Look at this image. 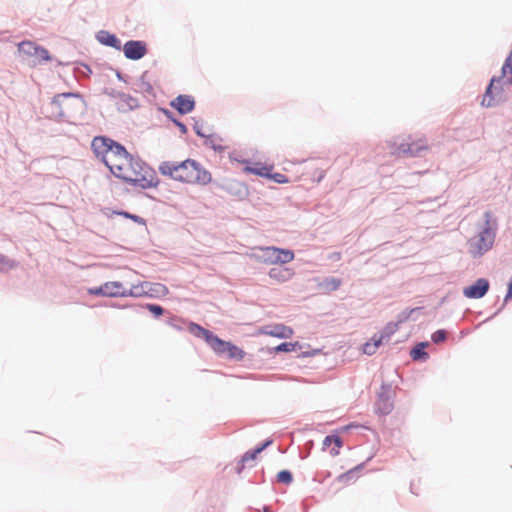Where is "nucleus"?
I'll use <instances>...</instances> for the list:
<instances>
[{"label":"nucleus","mask_w":512,"mask_h":512,"mask_svg":"<svg viewBox=\"0 0 512 512\" xmlns=\"http://www.w3.org/2000/svg\"><path fill=\"white\" fill-rule=\"evenodd\" d=\"M97 159L117 178L142 189L159 184L156 172L142 160L131 155L124 146L105 136H96L91 143Z\"/></svg>","instance_id":"nucleus-1"},{"label":"nucleus","mask_w":512,"mask_h":512,"mask_svg":"<svg viewBox=\"0 0 512 512\" xmlns=\"http://www.w3.org/2000/svg\"><path fill=\"white\" fill-rule=\"evenodd\" d=\"M158 170L163 176L182 183L207 185L212 181L211 173L193 159L182 162L163 161Z\"/></svg>","instance_id":"nucleus-2"},{"label":"nucleus","mask_w":512,"mask_h":512,"mask_svg":"<svg viewBox=\"0 0 512 512\" xmlns=\"http://www.w3.org/2000/svg\"><path fill=\"white\" fill-rule=\"evenodd\" d=\"M51 106L57 116L70 117L79 108L80 98L75 93L58 94L53 98Z\"/></svg>","instance_id":"nucleus-3"},{"label":"nucleus","mask_w":512,"mask_h":512,"mask_svg":"<svg viewBox=\"0 0 512 512\" xmlns=\"http://www.w3.org/2000/svg\"><path fill=\"white\" fill-rule=\"evenodd\" d=\"M495 233L490 227H485L478 235L468 241L469 253L474 257H479L490 250L493 246Z\"/></svg>","instance_id":"nucleus-4"},{"label":"nucleus","mask_w":512,"mask_h":512,"mask_svg":"<svg viewBox=\"0 0 512 512\" xmlns=\"http://www.w3.org/2000/svg\"><path fill=\"white\" fill-rule=\"evenodd\" d=\"M210 348L218 355H226L229 359L240 361L244 358L245 352L232 344L231 342L224 341L216 335H212L207 341Z\"/></svg>","instance_id":"nucleus-5"},{"label":"nucleus","mask_w":512,"mask_h":512,"mask_svg":"<svg viewBox=\"0 0 512 512\" xmlns=\"http://www.w3.org/2000/svg\"><path fill=\"white\" fill-rule=\"evenodd\" d=\"M18 51L25 58L30 59L34 65L49 61L51 59L48 50L38 46L32 41H23L18 44Z\"/></svg>","instance_id":"nucleus-6"},{"label":"nucleus","mask_w":512,"mask_h":512,"mask_svg":"<svg viewBox=\"0 0 512 512\" xmlns=\"http://www.w3.org/2000/svg\"><path fill=\"white\" fill-rule=\"evenodd\" d=\"M264 261L270 264H286L294 259L293 251L277 247L262 248Z\"/></svg>","instance_id":"nucleus-7"},{"label":"nucleus","mask_w":512,"mask_h":512,"mask_svg":"<svg viewBox=\"0 0 512 512\" xmlns=\"http://www.w3.org/2000/svg\"><path fill=\"white\" fill-rule=\"evenodd\" d=\"M395 392L389 385H383L376 401V411L381 415H388L393 410Z\"/></svg>","instance_id":"nucleus-8"},{"label":"nucleus","mask_w":512,"mask_h":512,"mask_svg":"<svg viewBox=\"0 0 512 512\" xmlns=\"http://www.w3.org/2000/svg\"><path fill=\"white\" fill-rule=\"evenodd\" d=\"M258 335H266L279 339H287L293 335V329L284 324H270L259 328Z\"/></svg>","instance_id":"nucleus-9"},{"label":"nucleus","mask_w":512,"mask_h":512,"mask_svg":"<svg viewBox=\"0 0 512 512\" xmlns=\"http://www.w3.org/2000/svg\"><path fill=\"white\" fill-rule=\"evenodd\" d=\"M231 160H235L239 163H242L245 165L243 171L248 174H254L260 177H267L269 175V172L273 171L274 166L272 164H266L261 162H254L251 163L248 160H238L236 158H233L232 155H230Z\"/></svg>","instance_id":"nucleus-10"},{"label":"nucleus","mask_w":512,"mask_h":512,"mask_svg":"<svg viewBox=\"0 0 512 512\" xmlns=\"http://www.w3.org/2000/svg\"><path fill=\"white\" fill-rule=\"evenodd\" d=\"M104 290L106 297H128L139 295L131 289H126L123 283L119 281H110L104 283Z\"/></svg>","instance_id":"nucleus-11"},{"label":"nucleus","mask_w":512,"mask_h":512,"mask_svg":"<svg viewBox=\"0 0 512 512\" xmlns=\"http://www.w3.org/2000/svg\"><path fill=\"white\" fill-rule=\"evenodd\" d=\"M124 55L131 60H139L147 52L146 44L142 41H128L123 47Z\"/></svg>","instance_id":"nucleus-12"},{"label":"nucleus","mask_w":512,"mask_h":512,"mask_svg":"<svg viewBox=\"0 0 512 512\" xmlns=\"http://www.w3.org/2000/svg\"><path fill=\"white\" fill-rule=\"evenodd\" d=\"M489 289V282L484 278L478 279L474 284L465 287L463 294L467 298L478 299L483 297Z\"/></svg>","instance_id":"nucleus-13"},{"label":"nucleus","mask_w":512,"mask_h":512,"mask_svg":"<svg viewBox=\"0 0 512 512\" xmlns=\"http://www.w3.org/2000/svg\"><path fill=\"white\" fill-rule=\"evenodd\" d=\"M170 105L180 114H188L193 111L195 107V101L192 96L179 95L171 101Z\"/></svg>","instance_id":"nucleus-14"},{"label":"nucleus","mask_w":512,"mask_h":512,"mask_svg":"<svg viewBox=\"0 0 512 512\" xmlns=\"http://www.w3.org/2000/svg\"><path fill=\"white\" fill-rule=\"evenodd\" d=\"M117 109L121 112H128L138 107V100L129 94L118 93L114 96Z\"/></svg>","instance_id":"nucleus-15"},{"label":"nucleus","mask_w":512,"mask_h":512,"mask_svg":"<svg viewBox=\"0 0 512 512\" xmlns=\"http://www.w3.org/2000/svg\"><path fill=\"white\" fill-rule=\"evenodd\" d=\"M294 275V271L287 267H275L270 269L269 277L278 282H285L291 279Z\"/></svg>","instance_id":"nucleus-16"},{"label":"nucleus","mask_w":512,"mask_h":512,"mask_svg":"<svg viewBox=\"0 0 512 512\" xmlns=\"http://www.w3.org/2000/svg\"><path fill=\"white\" fill-rule=\"evenodd\" d=\"M362 467H363V465H358V466L348 470L347 472L340 474L337 477V481L344 485H348V484L356 482V480L358 479L357 472L360 471L362 469Z\"/></svg>","instance_id":"nucleus-17"},{"label":"nucleus","mask_w":512,"mask_h":512,"mask_svg":"<svg viewBox=\"0 0 512 512\" xmlns=\"http://www.w3.org/2000/svg\"><path fill=\"white\" fill-rule=\"evenodd\" d=\"M331 444H334V447L330 450V454L332 456H337L340 453V448L343 445V442L339 436L336 435H329L326 436L323 440V446L329 447Z\"/></svg>","instance_id":"nucleus-18"},{"label":"nucleus","mask_w":512,"mask_h":512,"mask_svg":"<svg viewBox=\"0 0 512 512\" xmlns=\"http://www.w3.org/2000/svg\"><path fill=\"white\" fill-rule=\"evenodd\" d=\"M136 90L143 94H153V86L147 73H144L136 83Z\"/></svg>","instance_id":"nucleus-19"},{"label":"nucleus","mask_w":512,"mask_h":512,"mask_svg":"<svg viewBox=\"0 0 512 512\" xmlns=\"http://www.w3.org/2000/svg\"><path fill=\"white\" fill-rule=\"evenodd\" d=\"M188 330L195 335L196 337L203 338L206 342L210 339L213 333L202 326L196 323H190L188 326Z\"/></svg>","instance_id":"nucleus-20"},{"label":"nucleus","mask_w":512,"mask_h":512,"mask_svg":"<svg viewBox=\"0 0 512 512\" xmlns=\"http://www.w3.org/2000/svg\"><path fill=\"white\" fill-rule=\"evenodd\" d=\"M384 336H374L368 342L363 345V353L367 355H373L382 343Z\"/></svg>","instance_id":"nucleus-21"},{"label":"nucleus","mask_w":512,"mask_h":512,"mask_svg":"<svg viewBox=\"0 0 512 512\" xmlns=\"http://www.w3.org/2000/svg\"><path fill=\"white\" fill-rule=\"evenodd\" d=\"M272 441L268 440L266 441L262 446L252 450V451H247L243 456H242V459H241V462H242V467L244 466V463L245 462H248L250 460H255L256 457L258 456V454H260L268 445L271 444Z\"/></svg>","instance_id":"nucleus-22"},{"label":"nucleus","mask_w":512,"mask_h":512,"mask_svg":"<svg viewBox=\"0 0 512 512\" xmlns=\"http://www.w3.org/2000/svg\"><path fill=\"white\" fill-rule=\"evenodd\" d=\"M495 82H496L495 79H492L490 81V84L487 87L486 93L482 99L481 104L485 107H491L495 104V99H494L493 92H492Z\"/></svg>","instance_id":"nucleus-23"},{"label":"nucleus","mask_w":512,"mask_h":512,"mask_svg":"<svg viewBox=\"0 0 512 512\" xmlns=\"http://www.w3.org/2000/svg\"><path fill=\"white\" fill-rule=\"evenodd\" d=\"M428 346V343H419L411 350V357L413 360H418L421 358H426L428 355L425 352V348Z\"/></svg>","instance_id":"nucleus-24"},{"label":"nucleus","mask_w":512,"mask_h":512,"mask_svg":"<svg viewBox=\"0 0 512 512\" xmlns=\"http://www.w3.org/2000/svg\"><path fill=\"white\" fill-rule=\"evenodd\" d=\"M425 147L424 146H421V145H415V144H409V143H406V144H401L400 147H399V153H403V154H410V155H415L417 154L420 150L424 149Z\"/></svg>","instance_id":"nucleus-25"},{"label":"nucleus","mask_w":512,"mask_h":512,"mask_svg":"<svg viewBox=\"0 0 512 512\" xmlns=\"http://www.w3.org/2000/svg\"><path fill=\"white\" fill-rule=\"evenodd\" d=\"M16 262L4 255H0V271H8L16 267Z\"/></svg>","instance_id":"nucleus-26"},{"label":"nucleus","mask_w":512,"mask_h":512,"mask_svg":"<svg viewBox=\"0 0 512 512\" xmlns=\"http://www.w3.org/2000/svg\"><path fill=\"white\" fill-rule=\"evenodd\" d=\"M266 178L272 179L274 182L279 184H285L289 182V179L282 173L269 172V175Z\"/></svg>","instance_id":"nucleus-27"},{"label":"nucleus","mask_w":512,"mask_h":512,"mask_svg":"<svg viewBox=\"0 0 512 512\" xmlns=\"http://www.w3.org/2000/svg\"><path fill=\"white\" fill-rule=\"evenodd\" d=\"M277 480L280 483L290 484L292 482V474L287 470H282L277 474Z\"/></svg>","instance_id":"nucleus-28"},{"label":"nucleus","mask_w":512,"mask_h":512,"mask_svg":"<svg viewBox=\"0 0 512 512\" xmlns=\"http://www.w3.org/2000/svg\"><path fill=\"white\" fill-rule=\"evenodd\" d=\"M101 41L111 47H118L119 46V40L116 38L115 35L107 34L105 39H101Z\"/></svg>","instance_id":"nucleus-29"},{"label":"nucleus","mask_w":512,"mask_h":512,"mask_svg":"<svg viewBox=\"0 0 512 512\" xmlns=\"http://www.w3.org/2000/svg\"><path fill=\"white\" fill-rule=\"evenodd\" d=\"M432 341L434 343H440L445 341L446 339V331L445 330H437L432 334Z\"/></svg>","instance_id":"nucleus-30"},{"label":"nucleus","mask_w":512,"mask_h":512,"mask_svg":"<svg viewBox=\"0 0 512 512\" xmlns=\"http://www.w3.org/2000/svg\"><path fill=\"white\" fill-rule=\"evenodd\" d=\"M146 308L152 313L154 314L156 317H159L163 314L164 310L161 306L159 305H156V304H147L146 305Z\"/></svg>","instance_id":"nucleus-31"},{"label":"nucleus","mask_w":512,"mask_h":512,"mask_svg":"<svg viewBox=\"0 0 512 512\" xmlns=\"http://www.w3.org/2000/svg\"><path fill=\"white\" fill-rule=\"evenodd\" d=\"M325 284H326L327 289L337 290L341 285V281L336 278H331V279L326 280Z\"/></svg>","instance_id":"nucleus-32"},{"label":"nucleus","mask_w":512,"mask_h":512,"mask_svg":"<svg viewBox=\"0 0 512 512\" xmlns=\"http://www.w3.org/2000/svg\"><path fill=\"white\" fill-rule=\"evenodd\" d=\"M88 293L90 295H95V296H104L106 297V293H105V290H104V284L101 285L100 287H95V288H89L88 289Z\"/></svg>","instance_id":"nucleus-33"},{"label":"nucleus","mask_w":512,"mask_h":512,"mask_svg":"<svg viewBox=\"0 0 512 512\" xmlns=\"http://www.w3.org/2000/svg\"><path fill=\"white\" fill-rule=\"evenodd\" d=\"M118 214L122 215V216H124L126 218H129V219L133 220L136 223L144 224V220L141 217L137 216V215H133V214H130L128 212H119Z\"/></svg>","instance_id":"nucleus-34"},{"label":"nucleus","mask_w":512,"mask_h":512,"mask_svg":"<svg viewBox=\"0 0 512 512\" xmlns=\"http://www.w3.org/2000/svg\"><path fill=\"white\" fill-rule=\"evenodd\" d=\"M512 66V49H511V52L509 54V56L507 57L503 67H502V73L504 75H506L508 73V68Z\"/></svg>","instance_id":"nucleus-35"},{"label":"nucleus","mask_w":512,"mask_h":512,"mask_svg":"<svg viewBox=\"0 0 512 512\" xmlns=\"http://www.w3.org/2000/svg\"><path fill=\"white\" fill-rule=\"evenodd\" d=\"M294 349V345L291 343H281L277 346V351H284V352H290Z\"/></svg>","instance_id":"nucleus-36"},{"label":"nucleus","mask_w":512,"mask_h":512,"mask_svg":"<svg viewBox=\"0 0 512 512\" xmlns=\"http://www.w3.org/2000/svg\"><path fill=\"white\" fill-rule=\"evenodd\" d=\"M174 123L176 124V126L179 128V130L185 134L187 133V127L182 123V122H179L177 120H174Z\"/></svg>","instance_id":"nucleus-37"},{"label":"nucleus","mask_w":512,"mask_h":512,"mask_svg":"<svg viewBox=\"0 0 512 512\" xmlns=\"http://www.w3.org/2000/svg\"><path fill=\"white\" fill-rule=\"evenodd\" d=\"M508 298H512V280H511V283L509 285V290H508V293H507L505 299L507 300Z\"/></svg>","instance_id":"nucleus-38"},{"label":"nucleus","mask_w":512,"mask_h":512,"mask_svg":"<svg viewBox=\"0 0 512 512\" xmlns=\"http://www.w3.org/2000/svg\"><path fill=\"white\" fill-rule=\"evenodd\" d=\"M213 149L217 150V151H222V150H224V147L221 145H213Z\"/></svg>","instance_id":"nucleus-39"},{"label":"nucleus","mask_w":512,"mask_h":512,"mask_svg":"<svg viewBox=\"0 0 512 512\" xmlns=\"http://www.w3.org/2000/svg\"><path fill=\"white\" fill-rule=\"evenodd\" d=\"M157 287H158L161 291H163V292H165V293H167V292H168L167 288H166V287H164V286H162V285H157Z\"/></svg>","instance_id":"nucleus-40"},{"label":"nucleus","mask_w":512,"mask_h":512,"mask_svg":"<svg viewBox=\"0 0 512 512\" xmlns=\"http://www.w3.org/2000/svg\"><path fill=\"white\" fill-rule=\"evenodd\" d=\"M508 73L511 74L510 83L512 84V66L508 68Z\"/></svg>","instance_id":"nucleus-41"},{"label":"nucleus","mask_w":512,"mask_h":512,"mask_svg":"<svg viewBox=\"0 0 512 512\" xmlns=\"http://www.w3.org/2000/svg\"><path fill=\"white\" fill-rule=\"evenodd\" d=\"M349 428H350V425H349V426H345V427H343L341 430H342V431H346V430H348Z\"/></svg>","instance_id":"nucleus-42"},{"label":"nucleus","mask_w":512,"mask_h":512,"mask_svg":"<svg viewBox=\"0 0 512 512\" xmlns=\"http://www.w3.org/2000/svg\"><path fill=\"white\" fill-rule=\"evenodd\" d=\"M263 512H272L268 507H265Z\"/></svg>","instance_id":"nucleus-43"}]
</instances>
